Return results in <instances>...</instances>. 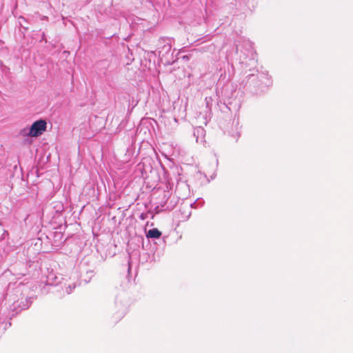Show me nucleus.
<instances>
[{
  "label": "nucleus",
  "mask_w": 353,
  "mask_h": 353,
  "mask_svg": "<svg viewBox=\"0 0 353 353\" xmlns=\"http://www.w3.org/2000/svg\"><path fill=\"white\" fill-rule=\"evenodd\" d=\"M46 125L47 123L44 120H38L32 124L30 129L24 128L21 130V133L24 136L37 137L46 131Z\"/></svg>",
  "instance_id": "f257e3e1"
},
{
  "label": "nucleus",
  "mask_w": 353,
  "mask_h": 353,
  "mask_svg": "<svg viewBox=\"0 0 353 353\" xmlns=\"http://www.w3.org/2000/svg\"><path fill=\"white\" fill-rule=\"evenodd\" d=\"M30 306V303L28 299H26L25 300H21L19 302V300H14L13 299V302L12 305H10V309L15 313H18L19 312L26 310Z\"/></svg>",
  "instance_id": "f03ea898"
},
{
  "label": "nucleus",
  "mask_w": 353,
  "mask_h": 353,
  "mask_svg": "<svg viewBox=\"0 0 353 353\" xmlns=\"http://www.w3.org/2000/svg\"><path fill=\"white\" fill-rule=\"evenodd\" d=\"M159 45L163 44L162 49L161 50H159L160 53L163 52L167 53L171 50L172 46H171V44H170L169 40L165 39H161L159 40Z\"/></svg>",
  "instance_id": "7ed1b4c3"
},
{
  "label": "nucleus",
  "mask_w": 353,
  "mask_h": 353,
  "mask_svg": "<svg viewBox=\"0 0 353 353\" xmlns=\"http://www.w3.org/2000/svg\"><path fill=\"white\" fill-rule=\"evenodd\" d=\"M161 236V232L157 228H152L146 234V237L148 239H159Z\"/></svg>",
  "instance_id": "20e7f679"
},
{
  "label": "nucleus",
  "mask_w": 353,
  "mask_h": 353,
  "mask_svg": "<svg viewBox=\"0 0 353 353\" xmlns=\"http://www.w3.org/2000/svg\"><path fill=\"white\" fill-rule=\"evenodd\" d=\"M75 285H69L68 287H66L65 291L67 294H70L72 292L73 289L75 288Z\"/></svg>",
  "instance_id": "39448f33"
},
{
  "label": "nucleus",
  "mask_w": 353,
  "mask_h": 353,
  "mask_svg": "<svg viewBox=\"0 0 353 353\" xmlns=\"http://www.w3.org/2000/svg\"><path fill=\"white\" fill-rule=\"evenodd\" d=\"M140 219H142V220H144L146 217V214L142 213L141 215H140Z\"/></svg>",
  "instance_id": "423d86ee"
},
{
  "label": "nucleus",
  "mask_w": 353,
  "mask_h": 353,
  "mask_svg": "<svg viewBox=\"0 0 353 353\" xmlns=\"http://www.w3.org/2000/svg\"><path fill=\"white\" fill-rule=\"evenodd\" d=\"M20 292H21L20 289H19V288L16 289V292L17 293H19Z\"/></svg>",
  "instance_id": "0eeeda50"
},
{
  "label": "nucleus",
  "mask_w": 353,
  "mask_h": 353,
  "mask_svg": "<svg viewBox=\"0 0 353 353\" xmlns=\"http://www.w3.org/2000/svg\"><path fill=\"white\" fill-rule=\"evenodd\" d=\"M6 297H7V298H8V297H9V300H10V301H12V299H10V297L9 296V295H8V294H6Z\"/></svg>",
  "instance_id": "6e6552de"
},
{
  "label": "nucleus",
  "mask_w": 353,
  "mask_h": 353,
  "mask_svg": "<svg viewBox=\"0 0 353 353\" xmlns=\"http://www.w3.org/2000/svg\"><path fill=\"white\" fill-rule=\"evenodd\" d=\"M196 142L199 141V137H198L196 138Z\"/></svg>",
  "instance_id": "1a4fd4ad"
}]
</instances>
